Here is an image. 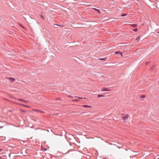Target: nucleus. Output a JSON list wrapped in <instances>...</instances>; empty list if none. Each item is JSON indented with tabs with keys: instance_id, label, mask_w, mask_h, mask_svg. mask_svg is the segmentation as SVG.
Listing matches in <instances>:
<instances>
[{
	"instance_id": "obj_30",
	"label": "nucleus",
	"mask_w": 159,
	"mask_h": 159,
	"mask_svg": "<svg viewBox=\"0 0 159 159\" xmlns=\"http://www.w3.org/2000/svg\"><path fill=\"white\" fill-rule=\"evenodd\" d=\"M2 151V149H0V151Z\"/></svg>"
},
{
	"instance_id": "obj_7",
	"label": "nucleus",
	"mask_w": 159,
	"mask_h": 159,
	"mask_svg": "<svg viewBox=\"0 0 159 159\" xmlns=\"http://www.w3.org/2000/svg\"><path fill=\"white\" fill-rule=\"evenodd\" d=\"M82 106L84 107H88V108H91V107L89 106L86 105H83Z\"/></svg>"
},
{
	"instance_id": "obj_17",
	"label": "nucleus",
	"mask_w": 159,
	"mask_h": 159,
	"mask_svg": "<svg viewBox=\"0 0 159 159\" xmlns=\"http://www.w3.org/2000/svg\"><path fill=\"white\" fill-rule=\"evenodd\" d=\"M135 32H137L138 30V29L137 28L133 30Z\"/></svg>"
},
{
	"instance_id": "obj_33",
	"label": "nucleus",
	"mask_w": 159,
	"mask_h": 159,
	"mask_svg": "<svg viewBox=\"0 0 159 159\" xmlns=\"http://www.w3.org/2000/svg\"><path fill=\"white\" fill-rule=\"evenodd\" d=\"M11 33H12V32L11 31V33H10L11 35Z\"/></svg>"
},
{
	"instance_id": "obj_10",
	"label": "nucleus",
	"mask_w": 159,
	"mask_h": 159,
	"mask_svg": "<svg viewBox=\"0 0 159 159\" xmlns=\"http://www.w3.org/2000/svg\"><path fill=\"white\" fill-rule=\"evenodd\" d=\"M105 96L104 95H102V94H99L98 95V97L99 98L100 97H104Z\"/></svg>"
},
{
	"instance_id": "obj_12",
	"label": "nucleus",
	"mask_w": 159,
	"mask_h": 159,
	"mask_svg": "<svg viewBox=\"0 0 159 159\" xmlns=\"http://www.w3.org/2000/svg\"><path fill=\"white\" fill-rule=\"evenodd\" d=\"M115 53L116 54H120L121 55V53L120 52V51L116 52H115Z\"/></svg>"
},
{
	"instance_id": "obj_21",
	"label": "nucleus",
	"mask_w": 159,
	"mask_h": 159,
	"mask_svg": "<svg viewBox=\"0 0 159 159\" xmlns=\"http://www.w3.org/2000/svg\"><path fill=\"white\" fill-rule=\"evenodd\" d=\"M68 97H69V98H73V97H72V96L71 95H69V96H68Z\"/></svg>"
},
{
	"instance_id": "obj_3",
	"label": "nucleus",
	"mask_w": 159,
	"mask_h": 159,
	"mask_svg": "<svg viewBox=\"0 0 159 159\" xmlns=\"http://www.w3.org/2000/svg\"><path fill=\"white\" fill-rule=\"evenodd\" d=\"M129 117V115L128 114H126L125 115L122 117V118H123L124 120H125L127 119Z\"/></svg>"
},
{
	"instance_id": "obj_9",
	"label": "nucleus",
	"mask_w": 159,
	"mask_h": 159,
	"mask_svg": "<svg viewBox=\"0 0 159 159\" xmlns=\"http://www.w3.org/2000/svg\"><path fill=\"white\" fill-rule=\"evenodd\" d=\"M130 25L133 27H135L137 26V25L136 24H131Z\"/></svg>"
},
{
	"instance_id": "obj_35",
	"label": "nucleus",
	"mask_w": 159,
	"mask_h": 159,
	"mask_svg": "<svg viewBox=\"0 0 159 159\" xmlns=\"http://www.w3.org/2000/svg\"><path fill=\"white\" fill-rule=\"evenodd\" d=\"M37 129H39V128H37Z\"/></svg>"
},
{
	"instance_id": "obj_25",
	"label": "nucleus",
	"mask_w": 159,
	"mask_h": 159,
	"mask_svg": "<svg viewBox=\"0 0 159 159\" xmlns=\"http://www.w3.org/2000/svg\"><path fill=\"white\" fill-rule=\"evenodd\" d=\"M139 38V37H138V38H137L136 39V40H137Z\"/></svg>"
},
{
	"instance_id": "obj_11",
	"label": "nucleus",
	"mask_w": 159,
	"mask_h": 159,
	"mask_svg": "<svg viewBox=\"0 0 159 159\" xmlns=\"http://www.w3.org/2000/svg\"><path fill=\"white\" fill-rule=\"evenodd\" d=\"M34 111H36V112L40 111V112H42V113L44 112H43V111H40L39 110H37V109H34Z\"/></svg>"
},
{
	"instance_id": "obj_4",
	"label": "nucleus",
	"mask_w": 159,
	"mask_h": 159,
	"mask_svg": "<svg viewBox=\"0 0 159 159\" xmlns=\"http://www.w3.org/2000/svg\"><path fill=\"white\" fill-rule=\"evenodd\" d=\"M92 9L94 10V11H97L99 13H101V12L100 11V10L98 9H97L95 8H92Z\"/></svg>"
},
{
	"instance_id": "obj_31",
	"label": "nucleus",
	"mask_w": 159,
	"mask_h": 159,
	"mask_svg": "<svg viewBox=\"0 0 159 159\" xmlns=\"http://www.w3.org/2000/svg\"><path fill=\"white\" fill-rule=\"evenodd\" d=\"M159 120V117L158 118V119H157V120Z\"/></svg>"
},
{
	"instance_id": "obj_28",
	"label": "nucleus",
	"mask_w": 159,
	"mask_h": 159,
	"mask_svg": "<svg viewBox=\"0 0 159 159\" xmlns=\"http://www.w3.org/2000/svg\"><path fill=\"white\" fill-rule=\"evenodd\" d=\"M78 97H77V96H75V98H78Z\"/></svg>"
},
{
	"instance_id": "obj_1",
	"label": "nucleus",
	"mask_w": 159,
	"mask_h": 159,
	"mask_svg": "<svg viewBox=\"0 0 159 159\" xmlns=\"http://www.w3.org/2000/svg\"><path fill=\"white\" fill-rule=\"evenodd\" d=\"M101 91H110L111 90L108 88H103L102 89Z\"/></svg>"
},
{
	"instance_id": "obj_13",
	"label": "nucleus",
	"mask_w": 159,
	"mask_h": 159,
	"mask_svg": "<svg viewBox=\"0 0 159 159\" xmlns=\"http://www.w3.org/2000/svg\"><path fill=\"white\" fill-rule=\"evenodd\" d=\"M61 99L60 98H57L56 99V100L57 101H61Z\"/></svg>"
},
{
	"instance_id": "obj_29",
	"label": "nucleus",
	"mask_w": 159,
	"mask_h": 159,
	"mask_svg": "<svg viewBox=\"0 0 159 159\" xmlns=\"http://www.w3.org/2000/svg\"><path fill=\"white\" fill-rule=\"evenodd\" d=\"M146 65H147L148 64V62H147L146 63Z\"/></svg>"
},
{
	"instance_id": "obj_26",
	"label": "nucleus",
	"mask_w": 159,
	"mask_h": 159,
	"mask_svg": "<svg viewBox=\"0 0 159 159\" xmlns=\"http://www.w3.org/2000/svg\"><path fill=\"white\" fill-rule=\"evenodd\" d=\"M83 99H86V97H84V98H82Z\"/></svg>"
},
{
	"instance_id": "obj_18",
	"label": "nucleus",
	"mask_w": 159,
	"mask_h": 159,
	"mask_svg": "<svg viewBox=\"0 0 159 159\" xmlns=\"http://www.w3.org/2000/svg\"><path fill=\"white\" fill-rule=\"evenodd\" d=\"M40 17L41 18H42L43 20L44 19V16L42 15H41L40 16Z\"/></svg>"
},
{
	"instance_id": "obj_16",
	"label": "nucleus",
	"mask_w": 159,
	"mask_h": 159,
	"mask_svg": "<svg viewBox=\"0 0 159 159\" xmlns=\"http://www.w3.org/2000/svg\"><path fill=\"white\" fill-rule=\"evenodd\" d=\"M73 101L74 102H78L79 101V100L78 99H75L73 100Z\"/></svg>"
},
{
	"instance_id": "obj_23",
	"label": "nucleus",
	"mask_w": 159,
	"mask_h": 159,
	"mask_svg": "<svg viewBox=\"0 0 159 159\" xmlns=\"http://www.w3.org/2000/svg\"><path fill=\"white\" fill-rule=\"evenodd\" d=\"M155 66H152V67L151 68V69H154V68H155Z\"/></svg>"
},
{
	"instance_id": "obj_20",
	"label": "nucleus",
	"mask_w": 159,
	"mask_h": 159,
	"mask_svg": "<svg viewBox=\"0 0 159 159\" xmlns=\"http://www.w3.org/2000/svg\"><path fill=\"white\" fill-rule=\"evenodd\" d=\"M126 14H123L121 15V16H126Z\"/></svg>"
},
{
	"instance_id": "obj_24",
	"label": "nucleus",
	"mask_w": 159,
	"mask_h": 159,
	"mask_svg": "<svg viewBox=\"0 0 159 159\" xmlns=\"http://www.w3.org/2000/svg\"><path fill=\"white\" fill-rule=\"evenodd\" d=\"M78 98H79V99H83L82 98H81V97H78Z\"/></svg>"
},
{
	"instance_id": "obj_27",
	"label": "nucleus",
	"mask_w": 159,
	"mask_h": 159,
	"mask_svg": "<svg viewBox=\"0 0 159 159\" xmlns=\"http://www.w3.org/2000/svg\"><path fill=\"white\" fill-rule=\"evenodd\" d=\"M3 128V126H0V128Z\"/></svg>"
},
{
	"instance_id": "obj_2",
	"label": "nucleus",
	"mask_w": 159,
	"mask_h": 159,
	"mask_svg": "<svg viewBox=\"0 0 159 159\" xmlns=\"http://www.w3.org/2000/svg\"><path fill=\"white\" fill-rule=\"evenodd\" d=\"M18 100L20 101L24 102L26 103H27L28 102V101L22 99H19Z\"/></svg>"
},
{
	"instance_id": "obj_36",
	"label": "nucleus",
	"mask_w": 159,
	"mask_h": 159,
	"mask_svg": "<svg viewBox=\"0 0 159 159\" xmlns=\"http://www.w3.org/2000/svg\"><path fill=\"white\" fill-rule=\"evenodd\" d=\"M158 122H159V121H158Z\"/></svg>"
},
{
	"instance_id": "obj_14",
	"label": "nucleus",
	"mask_w": 159,
	"mask_h": 159,
	"mask_svg": "<svg viewBox=\"0 0 159 159\" xmlns=\"http://www.w3.org/2000/svg\"><path fill=\"white\" fill-rule=\"evenodd\" d=\"M145 97V95H142L140 96V98H144Z\"/></svg>"
},
{
	"instance_id": "obj_22",
	"label": "nucleus",
	"mask_w": 159,
	"mask_h": 159,
	"mask_svg": "<svg viewBox=\"0 0 159 159\" xmlns=\"http://www.w3.org/2000/svg\"><path fill=\"white\" fill-rule=\"evenodd\" d=\"M43 151H46L47 150V149L44 148H43Z\"/></svg>"
},
{
	"instance_id": "obj_15",
	"label": "nucleus",
	"mask_w": 159,
	"mask_h": 159,
	"mask_svg": "<svg viewBox=\"0 0 159 159\" xmlns=\"http://www.w3.org/2000/svg\"><path fill=\"white\" fill-rule=\"evenodd\" d=\"M20 111L21 112H22L25 113L26 112V111L23 110H20Z\"/></svg>"
},
{
	"instance_id": "obj_5",
	"label": "nucleus",
	"mask_w": 159,
	"mask_h": 159,
	"mask_svg": "<svg viewBox=\"0 0 159 159\" xmlns=\"http://www.w3.org/2000/svg\"><path fill=\"white\" fill-rule=\"evenodd\" d=\"M20 105H21L22 106H24V107H28V108L30 107V106L27 105H25L23 104H20Z\"/></svg>"
},
{
	"instance_id": "obj_32",
	"label": "nucleus",
	"mask_w": 159,
	"mask_h": 159,
	"mask_svg": "<svg viewBox=\"0 0 159 159\" xmlns=\"http://www.w3.org/2000/svg\"><path fill=\"white\" fill-rule=\"evenodd\" d=\"M119 148H120V147H119L118 146L117 147Z\"/></svg>"
},
{
	"instance_id": "obj_19",
	"label": "nucleus",
	"mask_w": 159,
	"mask_h": 159,
	"mask_svg": "<svg viewBox=\"0 0 159 159\" xmlns=\"http://www.w3.org/2000/svg\"><path fill=\"white\" fill-rule=\"evenodd\" d=\"M58 25V26H59L60 27H63L64 26V25Z\"/></svg>"
},
{
	"instance_id": "obj_34",
	"label": "nucleus",
	"mask_w": 159,
	"mask_h": 159,
	"mask_svg": "<svg viewBox=\"0 0 159 159\" xmlns=\"http://www.w3.org/2000/svg\"><path fill=\"white\" fill-rule=\"evenodd\" d=\"M8 79H10V78H8Z\"/></svg>"
},
{
	"instance_id": "obj_6",
	"label": "nucleus",
	"mask_w": 159,
	"mask_h": 159,
	"mask_svg": "<svg viewBox=\"0 0 159 159\" xmlns=\"http://www.w3.org/2000/svg\"><path fill=\"white\" fill-rule=\"evenodd\" d=\"M15 79L13 78H12V77H11V82H14L15 81Z\"/></svg>"
},
{
	"instance_id": "obj_8",
	"label": "nucleus",
	"mask_w": 159,
	"mask_h": 159,
	"mask_svg": "<svg viewBox=\"0 0 159 159\" xmlns=\"http://www.w3.org/2000/svg\"><path fill=\"white\" fill-rule=\"evenodd\" d=\"M107 59V57H105L104 58H99L98 59V60H103L104 61H105Z\"/></svg>"
}]
</instances>
